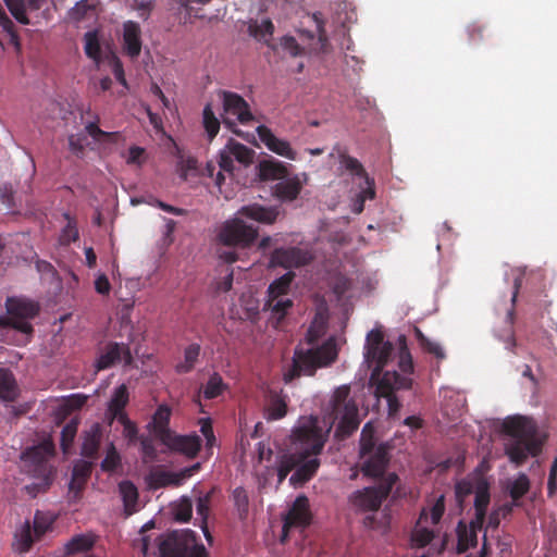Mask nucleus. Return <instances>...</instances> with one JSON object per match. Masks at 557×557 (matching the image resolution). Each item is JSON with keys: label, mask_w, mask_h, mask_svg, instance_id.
Here are the masks:
<instances>
[{"label": "nucleus", "mask_w": 557, "mask_h": 557, "mask_svg": "<svg viewBox=\"0 0 557 557\" xmlns=\"http://www.w3.org/2000/svg\"><path fill=\"white\" fill-rule=\"evenodd\" d=\"M122 53L131 60H137L143 50V30L139 23L128 20L122 28Z\"/></svg>", "instance_id": "2eb2a0df"}, {"label": "nucleus", "mask_w": 557, "mask_h": 557, "mask_svg": "<svg viewBox=\"0 0 557 557\" xmlns=\"http://www.w3.org/2000/svg\"><path fill=\"white\" fill-rule=\"evenodd\" d=\"M337 358L336 344L326 341L315 348H296L290 368L284 373V381L292 382L296 376L313 375L315 369L333 363Z\"/></svg>", "instance_id": "39448f33"}, {"label": "nucleus", "mask_w": 557, "mask_h": 557, "mask_svg": "<svg viewBox=\"0 0 557 557\" xmlns=\"http://www.w3.org/2000/svg\"><path fill=\"white\" fill-rule=\"evenodd\" d=\"M101 437V425L99 423H94L89 430L85 431L83 434L82 455L87 458L97 457Z\"/></svg>", "instance_id": "b1692460"}, {"label": "nucleus", "mask_w": 557, "mask_h": 557, "mask_svg": "<svg viewBox=\"0 0 557 557\" xmlns=\"http://www.w3.org/2000/svg\"><path fill=\"white\" fill-rule=\"evenodd\" d=\"M133 363V356L129 345L107 344V368L114 364L129 366Z\"/></svg>", "instance_id": "393cba45"}, {"label": "nucleus", "mask_w": 557, "mask_h": 557, "mask_svg": "<svg viewBox=\"0 0 557 557\" xmlns=\"http://www.w3.org/2000/svg\"><path fill=\"white\" fill-rule=\"evenodd\" d=\"M294 277V272L288 271L285 272V274L281 275L278 278H275L274 282H272L271 285H269V298L282 297V295H286Z\"/></svg>", "instance_id": "79ce46f5"}, {"label": "nucleus", "mask_w": 557, "mask_h": 557, "mask_svg": "<svg viewBox=\"0 0 557 557\" xmlns=\"http://www.w3.org/2000/svg\"><path fill=\"white\" fill-rule=\"evenodd\" d=\"M233 503L240 519H246L249 512V496L244 486H237L233 492Z\"/></svg>", "instance_id": "09e8293b"}, {"label": "nucleus", "mask_w": 557, "mask_h": 557, "mask_svg": "<svg viewBox=\"0 0 557 557\" xmlns=\"http://www.w3.org/2000/svg\"><path fill=\"white\" fill-rule=\"evenodd\" d=\"M521 286V278H515L513 283V293L511 297V308L508 309L505 318V324L503 329L496 330L495 335L497 338H499L502 342H504L505 346L509 350H515V347L517 346L516 342V333L513 329L515 320H516V302L517 297L519 295V288Z\"/></svg>", "instance_id": "f3484780"}, {"label": "nucleus", "mask_w": 557, "mask_h": 557, "mask_svg": "<svg viewBox=\"0 0 557 557\" xmlns=\"http://www.w3.org/2000/svg\"><path fill=\"white\" fill-rule=\"evenodd\" d=\"M287 413V401L281 394L272 393L269 395V401L265 407L267 420H280Z\"/></svg>", "instance_id": "72a5a7b5"}, {"label": "nucleus", "mask_w": 557, "mask_h": 557, "mask_svg": "<svg viewBox=\"0 0 557 557\" xmlns=\"http://www.w3.org/2000/svg\"><path fill=\"white\" fill-rule=\"evenodd\" d=\"M311 260V252L307 251V249L296 248V246H293V248L274 249L270 257L269 264L272 265V268L281 265L282 268L290 269L300 268V265L310 263Z\"/></svg>", "instance_id": "4468645a"}, {"label": "nucleus", "mask_w": 557, "mask_h": 557, "mask_svg": "<svg viewBox=\"0 0 557 557\" xmlns=\"http://www.w3.org/2000/svg\"><path fill=\"white\" fill-rule=\"evenodd\" d=\"M281 46L293 57H298V54L304 53V48L298 45L297 40L295 37H292V35H285L282 37Z\"/></svg>", "instance_id": "69168bd1"}, {"label": "nucleus", "mask_w": 557, "mask_h": 557, "mask_svg": "<svg viewBox=\"0 0 557 557\" xmlns=\"http://www.w3.org/2000/svg\"><path fill=\"white\" fill-rule=\"evenodd\" d=\"M490 500H491V496H490L488 486L487 485L478 486V488L475 491V497H474V508L479 512V519H480V517H483V519H485Z\"/></svg>", "instance_id": "5fc2aeb1"}, {"label": "nucleus", "mask_w": 557, "mask_h": 557, "mask_svg": "<svg viewBox=\"0 0 557 557\" xmlns=\"http://www.w3.org/2000/svg\"><path fill=\"white\" fill-rule=\"evenodd\" d=\"M290 438L295 453L280 457L276 465V474L280 483L286 479L293 469H296L299 461L310 450L311 453H321L323 450L327 434L321 429L319 420L311 416L293 430Z\"/></svg>", "instance_id": "7ed1b4c3"}, {"label": "nucleus", "mask_w": 557, "mask_h": 557, "mask_svg": "<svg viewBox=\"0 0 557 557\" xmlns=\"http://www.w3.org/2000/svg\"><path fill=\"white\" fill-rule=\"evenodd\" d=\"M66 225L62 228L59 243L60 245L66 246L78 239L79 233L75 219L71 218L69 213H64Z\"/></svg>", "instance_id": "49530a36"}, {"label": "nucleus", "mask_w": 557, "mask_h": 557, "mask_svg": "<svg viewBox=\"0 0 557 557\" xmlns=\"http://www.w3.org/2000/svg\"><path fill=\"white\" fill-rule=\"evenodd\" d=\"M129 403V389L125 383L119 385L107 401V428L121 419L125 413V407Z\"/></svg>", "instance_id": "6ab92c4d"}, {"label": "nucleus", "mask_w": 557, "mask_h": 557, "mask_svg": "<svg viewBox=\"0 0 557 557\" xmlns=\"http://www.w3.org/2000/svg\"><path fill=\"white\" fill-rule=\"evenodd\" d=\"M121 465V456L116 450V446L107 444V472L115 471Z\"/></svg>", "instance_id": "0e129e2a"}, {"label": "nucleus", "mask_w": 557, "mask_h": 557, "mask_svg": "<svg viewBox=\"0 0 557 557\" xmlns=\"http://www.w3.org/2000/svg\"><path fill=\"white\" fill-rule=\"evenodd\" d=\"M287 173L285 164L275 159L263 160L259 164V176L261 180H280L281 182Z\"/></svg>", "instance_id": "c85d7f7f"}, {"label": "nucleus", "mask_w": 557, "mask_h": 557, "mask_svg": "<svg viewBox=\"0 0 557 557\" xmlns=\"http://www.w3.org/2000/svg\"><path fill=\"white\" fill-rule=\"evenodd\" d=\"M149 483L152 487H164V486H181V473H173V471L154 470L149 474Z\"/></svg>", "instance_id": "f704fd0d"}, {"label": "nucleus", "mask_w": 557, "mask_h": 557, "mask_svg": "<svg viewBox=\"0 0 557 557\" xmlns=\"http://www.w3.org/2000/svg\"><path fill=\"white\" fill-rule=\"evenodd\" d=\"M412 386V379L408 375H401L398 371H384L381 379H379L375 395L376 397H384L387 401L389 414L398 412L401 404L396 395L399 389H410Z\"/></svg>", "instance_id": "1a4fd4ad"}, {"label": "nucleus", "mask_w": 557, "mask_h": 557, "mask_svg": "<svg viewBox=\"0 0 557 557\" xmlns=\"http://www.w3.org/2000/svg\"><path fill=\"white\" fill-rule=\"evenodd\" d=\"M120 494L124 502L125 512L133 513L138 500V490L131 481H122L119 484Z\"/></svg>", "instance_id": "58836bf2"}, {"label": "nucleus", "mask_w": 557, "mask_h": 557, "mask_svg": "<svg viewBox=\"0 0 557 557\" xmlns=\"http://www.w3.org/2000/svg\"><path fill=\"white\" fill-rule=\"evenodd\" d=\"M445 512V496L443 494L436 498L433 507H431V523H440Z\"/></svg>", "instance_id": "338daca9"}, {"label": "nucleus", "mask_w": 557, "mask_h": 557, "mask_svg": "<svg viewBox=\"0 0 557 557\" xmlns=\"http://www.w3.org/2000/svg\"><path fill=\"white\" fill-rule=\"evenodd\" d=\"M8 10L13 17L23 25L29 24V18L26 14V4L24 0H3Z\"/></svg>", "instance_id": "13d9d810"}, {"label": "nucleus", "mask_w": 557, "mask_h": 557, "mask_svg": "<svg viewBox=\"0 0 557 557\" xmlns=\"http://www.w3.org/2000/svg\"><path fill=\"white\" fill-rule=\"evenodd\" d=\"M256 132L259 135L260 141L267 146L269 150L276 153L277 156L285 157L288 160H296L297 152L294 151L292 145L283 138L276 137L272 129L265 125H259L256 127Z\"/></svg>", "instance_id": "a211bd4d"}, {"label": "nucleus", "mask_w": 557, "mask_h": 557, "mask_svg": "<svg viewBox=\"0 0 557 557\" xmlns=\"http://www.w3.org/2000/svg\"><path fill=\"white\" fill-rule=\"evenodd\" d=\"M95 543L96 536L92 533L77 534L64 545V552L66 555L84 553L91 549Z\"/></svg>", "instance_id": "2f4dec72"}, {"label": "nucleus", "mask_w": 557, "mask_h": 557, "mask_svg": "<svg viewBox=\"0 0 557 557\" xmlns=\"http://www.w3.org/2000/svg\"><path fill=\"white\" fill-rule=\"evenodd\" d=\"M172 409L166 404L159 405L154 410L148 424L149 429L168 449L173 437V430L170 429Z\"/></svg>", "instance_id": "dca6fc26"}, {"label": "nucleus", "mask_w": 557, "mask_h": 557, "mask_svg": "<svg viewBox=\"0 0 557 557\" xmlns=\"http://www.w3.org/2000/svg\"><path fill=\"white\" fill-rule=\"evenodd\" d=\"M53 518L37 510L34 516L33 531L36 539H40L52 525Z\"/></svg>", "instance_id": "6e6d98bb"}, {"label": "nucleus", "mask_w": 557, "mask_h": 557, "mask_svg": "<svg viewBox=\"0 0 557 557\" xmlns=\"http://www.w3.org/2000/svg\"><path fill=\"white\" fill-rule=\"evenodd\" d=\"M318 454L319 453L310 451L302 458V460H300L296 470L289 478L290 483H305L312 479L320 466V461L317 457Z\"/></svg>", "instance_id": "4be33fe9"}, {"label": "nucleus", "mask_w": 557, "mask_h": 557, "mask_svg": "<svg viewBox=\"0 0 557 557\" xmlns=\"http://www.w3.org/2000/svg\"><path fill=\"white\" fill-rule=\"evenodd\" d=\"M79 420L72 418L61 431V448L65 455L71 453L72 444L77 433Z\"/></svg>", "instance_id": "c03bdc74"}, {"label": "nucleus", "mask_w": 557, "mask_h": 557, "mask_svg": "<svg viewBox=\"0 0 557 557\" xmlns=\"http://www.w3.org/2000/svg\"><path fill=\"white\" fill-rule=\"evenodd\" d=\"M201 346L199 344H190L184 350V361L177 363L175 371L178 373H187L193 371L196 362L198 361Z\"/></svg>", "instance_id": "a19ab883"}, {"label": "nucleus", "mask_w": 557, "mask_h": 557, "mask_svg": "<svg viewBox=\"0 0 557 557\" xmlns=\"http://www.w3.org/2000/svg\"><path fill=\"white\" fill-rule=\"evenodd\" d=\"M223 98V113L222 120L225 126L234 127L236 121L242 124H247L249 121L255 120L249 103L242 96L236 92L222 91Z\"/></svg>", "instance_id": "9b49d317"}, {"label": "nucleus", "mask_w": 557, "mask_h": 557, "mask_svg": "<svg viewBox=\"0 0 557 557\" xmlns=\"http://www.w3.org/2000/svg\"><path fill=\"white\" fill-rule=\"evenodd\" d=\"M258 237V230L252 225H247L239 218L227 220L220 227L218 238L224 246L247 247Z\"/></svg>", "instance_id": "9d476101"}, {"label": "nucleus", "mask_w": 557, "mask_h": 557, "mask_svg": "<svg viewBox=\"0 0 557 557\" xmlns=\"http://www.w3.org/2000/svg\"><path fill=\"white\" fill-rule=\"evenodd\" d=\"M202 117H203V127H205L209 138L210 139L214 138V136L218 135V133L221 128V122L216 117L210 103L205 106Z\"/></svg>", "instance_id": "a18cd8bd"}, {"label": "nucleus", "mask_w": 557, "mask_h": 557, "mask_svg": "<svg viewBox=\"0 0 557 557\" xmlns=\"http://www.w3.org/2000/svg\"><path fill=\"white\" fill-rule=\"evenodd\" d=\"M311 519L312 516L309 508V499L307 496L301 494L293 502L288 512L284 518L282 528V542L286 540L290 528H306L310 523Z\"/></svg>", "instance_id": "ddd939ff"}, {"label": "nucleus", "mask_w": 557, "mask_h": 557, "mask_svg": "<svg viewBox=\"0 0 557 557\" xmlns=\"http://www.w3.org/2000/svg\"><path fill=\"white\" fill-rule=\"evenodd\" d=\"M17 397V385L13 373L4 368H0V399L3 401H13Z\"/></svg>", "instance_id": "473e14b6"}, {"label": "nucleus", "mask_w": 557, "mask_h": 557, "mask_svg": "<svg viewBox=\"0 0 557 557\" xmlns=\"http://www.w3.org/2000/svg\"><path fill=\"white\" fill-rule=\"evenodd\" d=\"M103 134L97 123L89 122L85 126V133H78L69 137L70 149L75 153L82 152L86 146L90 145L89 137L92 140H99Z\"/></svg>", "instance_id": "5701e85b"}, {"label": "nucleus", "mask_w": 557, "mask_h": 557, "mask_svg": "<svg viewBox=\"0 0 557 557\" xmlns=\"http://www.w3.org/2000/svg\"><path fill=\"white\" fill-rule=\"evenodd\" d=\"M339 162L344 165L345 170L350 172L352 175L367 176V171L356 157L347 154V152H339Z\"/></svg>", "instance_id": "864d4df0"}, {"label": "nucleus", "mask_w": 557, "mask_h": 557, "mask_svg": "<svg viewBox=\"0 0 557 557\" xmlns=\"http://www.w3.org/2000/svg\"><path fill=\"white\" fill-rule=\"evenodd\" d=\"M95 16V7L88 0H81L69 11V18L73 22H81Z\"/></svg>", "instance_id": "de8ad7c7"}, {"label": "nucleus", "mask_w": 557, "mask_h": 557, "mask_svg": "<svg viewBox=\"0 0 557 557\" xmlns=\"http://www.w3.org/2000/svg\"><path fill=\"white\" fill-rule=\"evenodd\" d=\"M457 533V553H466L471 546H475L478 537L474 531H470V527L467 525L463 520H460L456 528Z\"/></svg>", "instance_id": "c9c22d12"}, {"label": "nucleus", "mask_w": 557, "mask_h": 557, "mask_svg": "<svg viewBox=\"0 0 557 557\" xmlns=\"http://www.w3.org/2000/svg\"><path fill=\"white\" fill-rule=\"evenodd\" d=\"M502 430L509 436L505 453L513 463L522 465L529 456L536 457L541 454L544 441L534 419L512 416L503 421Z\"/></svg>", "instance_id": "f03ea898"}, {"label": "nucleus", "mask_w": 557, "mask_h": 557, "mask_svg": "<svg viewBox=\"0 0 557 557\" xmlns=\"http://www.w3.org/2000/svg\"><path fill=\"white\" fill-rule=\"evenodd\" d=\"M212 500V492L203 494L196 500V511L201 517L202 523L207 524V520L210 512V504Z\"/></svg>", "instance_id": "e2e57ef3"}, {"label": "nucleus", "mask_w": 557, "mask_h": 557, "mask_svg": "<svg viewBox=\"0 0 557 557\" xmlns=\"http://www.w3.org/2000/svg\"><path fill=\"white\" fill-rule=\"evenodd\" d=\"M107 65L112 71V74L114 78L125 88L129 89L128 83L126 82V75L124 72L123 64L120 60V58L114 53L113 51H110L109 47L107 46Z\"/></svg>", "instance_id": "37998d69"}, {"label": "nucleus", "mask_w": 557, "mask_h": 557, "mask_svg": "<svg viewBox=\"0 0 557 557\" xmlns=\"http://www.w3.org/2000/svg\"><path fill=\"white\" fill-rule=\"evenodd\" d=\"M531 487V480L529 475L524 473H519L517 478L509 481L507 484V491L515 504V506L521 505V499L523 495L529 493Z\"/></svg>", "instance_id": "cd10ccee"}, {"label": "nucleus", "mask_w": 557, "mask_h": 557, "mask_svg": "<svg viewBox=\"0 0 557 557\" xmlns=\"http://www.w3.org/2000/svg\"><path fill=\"white\" fill-rule=\"evenodd\" d=\"M191 513L193 504L188 497H182V499L173 508V515L177 521H189Z\"/></svg>", "instance_id": "680f3d73"}, {"label": "nucleus", "mask_w": 557, "mask_h": 557, "mask_svg": "<svg viewBox=\"0 0 557 557\" xmlns=\"http://www.w3.org/2000/svg\"><path fill=\"white\" fill-rule=\"evenodd\" d=\"M302 184L299 177L282 178L274 187V195L284 201H292L298 197Z\"/></svg>", "instance_id": "a878e982"}, {"label": "nucleus", "mask_w": 557, "mask_h": 557, "mask_svg": "<svg viewBox=\"0 0 557 557\" xmlns=\"http://www.w3.org/2000/svg\"><path fill=\"white\" fill-rule=\"evenodd\" d=\"M416 336L421 345V347L429 354H432L440 360H443L445 358V351L443 346L441 344H437V342L430 341L428 335H424L421 330L416 329Z\"/></svg>", "instance_id": "3c124183"}, {"label": "nucleus", "mask_w": 557, "mask_h": 557, "mask_svg": "<svg viewBox=\"0 0 557 557\" xmlns=\"http://www.w3.org/2000/svg\"><path fill=\"white\" fill-rule=\"evenodd\" d=\"M281 213L278 207H262L260 203L246 205L238 210V214L246 219L258 221L263 224H273Z\"/></svg>", "instance_id": "412c9836"}, {"label": "nucleus", "mask_w": 557, "mask_h": 557, "mask_svg": "<svg viewBox=\"0 0 557 557\" xmlns=\"http://www.w3.org/2000/svg\"><path fill=\"white\" fill-rule=\"evenodd\" d=\"M366 348V357L368 360H373L376 363L374 372L381 371V369L388 363L394 351L393 344L384 341V334L380 330H371L367 334Z\"/></svg>", "instance_id": "f8f14e48"}, {"label": "nucleus", "mask_w": 557, "mask_h": 557, "mask_svg": "<svg viewBox=\"0 0 557 557\" xmlns=\"http://www.w3.org/2000/svg\"><path fill=\"white\" fill-rule=\"evenodd\" d=\"M84 50L86 55L91 59L97 66L101 63V48L98 37V30L87 32L84 36Z\"/></svg>", "instance_id": "ea45409f"}, {"label": "nucleus", "mask_w": 557, "mask_h": 557, "mask_svg": "<svg viewBox=\"0 0 557 557\" xmlns=\"http://www.w3.org/2000/svg\"><path fill=\"white\" fill-rule=\"evenodd\" d=\"M199 423H200V432H201V434H203V436L207 441V446L212 447L213 445H215L216 438L214 435V431L212 429L211 419H201Z\"/></svg>", "instance_id": "774afa93"}, {"label": "nucleus", "mask_w": 557, "mask_h": 557, "mask_svg": "<svg viewBox=\"0 0 557 557\" xmlns=\"http://www.w3.org/2000/svg\"><path fill=\"white\" fill-rule=\"evenodd\" d=\"M399 342V369L404 373L413 372L414 364L411 357V354L407 347L406 335H400L398 338Z\"/></svg>", "instance_id": "8fccbe9b"}, {"label": "nucleus", "mask_w": 557, "mask_h": 557, "mask_svg": "<svg viewBox=\"0 0 557 557\" xmlns=\"http://www.w3.org/2000/svg\"><path fill=\"white\" fill-rule=\"evenodd\" d=\"M225 388V383L218 372L211 374L203 387V396L205 398H215L218 395H221Z\"/></svg>", "instance_id": "603ef678"}, {"label": "nucleus", "mask_w": 557, "mask_h": 557, "mask_svg": "<svg viewBox=\"0 0 557 557\" xmlns=\"http://www.w3.org/2000/svg\"><path fill=\"white\" fill-rule=\"evenodd\" d=\"M5 308L8 315L0 317V329L16 330L28 342L34 333L30 321L39 314V304L24 297H8Z\"/></svg>", "instance_id": "0eeeda50"}, {"label": "nucleus", "mask_w": 557, "mask_h": 557, "mask_svg": "<svg viewBox=\"0 0 557 557\" xmlns=\"http://www.w3.org/2000/svg\"><path fill=\"white\" fill-rule=\"evenodd\" d=\"M16 549L20 553H26L30 549L35 540L34 531L32 529L30 522L25 521L15 532L14 534Z\"/></svg>", "instance_id": "e433bc0d"}, {"label": "nucleus", "mask_w": 557, "mask_h": 557, "mask_svg": "<svg viewBox=\"0 0 557 557\" xmlns=\"http://www.w3.org/2000/svg\"><path fill=\"white\" fill-rule=\"evenodd\" d=\"M122 425V436L127 440L128 443H134L139 438V430L138 426L133 420H131L127 412L123 416H120L117 421Z\"/></svg>", "instance_id": "bf43d9fd"}, {"label": "nucleus", "mask_w": 557, "mask_h": 557, "mask_svg": "<svg viewBox=\"0 0 557 557\" xmlns=\"http://www.w3.org/2000/svg\"><path fill=\"white\" fill-rule=\"evenodd\" d=\"M92 462L87 460H78L75 462L70 482V490L76 493L81 492L87 479L91 474Z\"/></svg>", "instance_id": "bb28decb"}, {"label": "nucleus", "mask_w": 557, "mask_h": 557, "mask_svg": "<svg viewBox=\"0 0 557 557\" xmlns=\"http://www.w3.org/2000/svg\"><path fill=\"white\" fill-rule=\"evenodd\" d=\"M294 300L289 299V297H272V299H268L267 307L272 311V319L275 320L276 323H281L283 319H285L289 309L293 308Z\"/></svg>", "instance_id": "4c0bfd02"}, {"label": "nucleus", "mask_w": 557, "mask_h": 557, "mask_svg": "<svg viewBox=\"0 0 557 557\" xmlns=\"http://www.w3.org/2000/svg\"><path fill=\"white\" fill-rule=\"evenodd\" d=\"M202 446L201 437L198 434H176L173 431L169 449L172 453H180L186 457H196Z\"/></svg>", "instance_id": "aec40b11"}, {"label": "nucleus", "mask_w": 557, "mask_h": 557, "mask_svg": "<svg viewBox=\"0 0 557 557\" xmlns=\"http://www.w3.org/2000/svg\"><path fill=\"white\" fill-rule=\"evenodd\" d=\"M359 446L360 457L363 459L362 473L372 479H379V484L356 490L350 494L349 503L356 510L368 512V510L380 509L399 476L396 473H386L391 461V445L385 442L376 443L375 429L371 422H367L362 428Z\"/></svg>", "instance_id": "f257e3e1"}, {"label": "nucleus", "mask_w": 557, "mask_h": 557, "mask_svg": "<svg viewBox=\"0 0 557 557\" xmlns=\"http://www.w3.org/2000/svg\"><path fill=\"white\" fill-rule=\"evenodd\" d=\"M428 519H429V513H428L426 509H422L419 515L418 524L411 534V541H412L413 545H416V546L423 547V546L429 545V543L432 542V540L435 535L434 531L426 529V527H422V523H425V521H428Z\"/></svg>", "instance_id": "c756f323"}, {"label": "nucleus", "mask_w": 557, "mask_h": 557, "mask_svg": "<svg viewBox=\"0 0 557 557\" xmlns=\"http://www.w3.org/2000/svg\"><path fill=\"white\" fill-rule=\"evenodd\" d=\"M157 542L160 557H208L205 545L198 544L191 530L170 531L161 534Z\"/></svg>", "instance_id": "6e6552de"}, {"label": "nucleus", "mask_w": 557, "mask_h": 557, "mask_svg": "<svg viewBox=\"0 0 557 557\" xmlns=\"http://www.w3.org/2000/svg\"><path fill=\"white\" fill-rule=\"evenodd\" d=\"M141 446V460L144 463H153L158 460V450L154 441L150 436L138 437Z\"/></svg>", "instance_id": "4d7b16f0"}, {"label": "nucleus", "mask_w": 557, "mask_h": 557, "mask_svg": "<svg viewBox=\"0 0 557 557\" xmlns=\"http://www.w3.org/2000/svg\"><path fill=\"white\" fill-rule=\"evenodd\" d=\"M230 144L233 158L240 162V164L247 165L252 161L253 152L246 145L238 144L236 140H230Z\"/></svg>", "instance_id": "052dcab7"}, {"label": "nucleus", "mask_w": 557, "mask_h": 557, "mask_svg": "<svg viewBox=\"0 0 557 557\" xmlns=\"http://www.w3.org/2000/svg\"><path fill=\"white\" fill-rule=\"evenodd\" d=\"M54 453V444L51 440H45L38 445L27 447L22 453V471L37 480V482L26 486L29 494L36 496L50 487L55 474V468L51 463Z\"/></svg>", "instance_id": "20e7f679"}, {"label": "nucleus", "mask_w": 557, "mask_h": 557, "mask_svg": "<svg viewBox=\"0 0 557 557\" xmlns=\"http://www.w3.org/2000/svg\"><path fill=\"white\" fill-rule=\"evenodd\" d=\"M350 394V386L342 385L332 395V413L338 420L335 437L339 440L350 437L360 425L359 408Z\"/></svg>", "instance_id": "423d86ee"}, {"label": "nucleus", "mask_w": 557, "mask_h": 557, "mask_svg": "<svg viewBox=\"0 0 557 557\" xmlns=\"http://www.w3.org/2000/svg\"><path fill=\"white\" fill-rule=\"evenodd\" d=\"M218 164L220 171L216 172L214 183L216 186H221L225 180L224 172L230 175H234V154L231 152V140L219 153Z\"/></svg>", "instance_id": "7c9ffc66"}]
</instances>
